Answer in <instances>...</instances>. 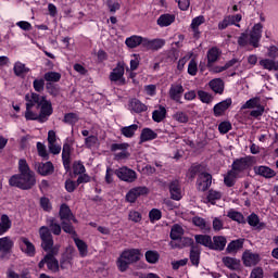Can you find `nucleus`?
Returning <instances> with one entry per match:
<instances>
[{
    "label": "nucleus",
    "instance_id": "1",
    "mask_svg": "<svg viewBox=\"0 0 278 278\" xmlns=\"http://www.w3.org/2000/svg\"><path fill=\"white\" fill-rule=\"evenodd\" d=\"M26 121H37V123H47L49 117L53 114V104L51 100H47V96L31 92L25 96Z\"/></svg>",
    "mask_w": 278,
    "mask_h": 278
},
{
    "label": "nucleus",
    "instance_id": "2",
    "mask_svg": "<svg viewBox=\"0 0 278 278\" xmlns=\"http://www.w3.org/2000/svg\"><path fill=\"white\" fill-rule=\"evenodd\" d=\"M18 173L10 177L9 186L20 190H31L36 186V173L31 170L27 160L21 159L18 161Z\"/></svg>",
    "mask_w": 278,
    "mask_h": 278
},
{
    "label": "nucleus",
    "instance_id": "3",
    "mask_svg": "<svg viewBox=\"0 0 278 278\" xmlns=\"http://www.w3.org/2000/svg\"><path fill=\"white\" fill-rule=\"evenodd\" d=\"M141 256L142 253L140 252V249L124 250L116 260L117 270H119V273H127L131 264L140 262Z\"/></svg>",
    "mask_w": 278,
    "mask_h": 278
},
{
    "label": "nucleus",
    "instance_id": "4",
    "mask_svg": "<svg viewBox=\"0 0 278 278\" xmlns=\"http://www.w3.org/2000/svg\"><path fill=\"white\" fill-rule=\"evenodd\" d=\"M55 255H58V252H48L38 263V268L42 269L47 265L48 270L51 273H59L60 268L64 270V261L59 262Z\"/></svg>",
    "mask_w": 278,
    "mask_h": 278
},
{
    "label": "nucleus",
    "instance_id": "5",
    "mask_svg": "<svg viewBox=\"0 0 278 278\" xmlns=\"http://www.w3.org/2000/svg\"><path fill=\"white\" fill-rule=\"evenodd\" d=\"M39 237L41 240V249H43L46 253H58V250L53 247V235L51 233V230H49V227L41 226L39 228Z\"/></svg>",
    "mask_w": 278,
    "mask_h": 278
},
{
    "label": "nucleus",
    "instance_id": "6",
    "mask_svg": "<svg viewBox=\"0 0 278 278\" xmlns=\"http://www.w3.org/2000/svg\"><path fill=\"white\" fill-rule=\"evenodd\" d=\"M250 166H253V156H243L233 160L230 170H233V173L240 175V173L249 170Z\"/></svg>",
    "mask_w": 278,
    "mask_h": 278
},
{
    "label": "nucleus",
    "instance_id": "7",
    "mask_svg": "<svg viewBox=\"0 0 278 278\" xmlns=\"http://www.w3.org/2000/svg\"><path fill=\"white\" fill-rule=\"evenodd\" d=\"M114 175H116L121 181H126V184H134V181L138 179V174L136 170L127 166L115 169Z\"/></svg>",
    "mask_w": 278,
    "mask_h": 278
},
{
    "label": "nucleus",
    "instance_id": "8",
    "mask_svg": "<svg viewBox=\"0 0 278 278\" xmlns=\"http://www.w3.org/2000/svg\"><path fill=\"white\" fill-rule=\"evenodd\" d=\"M110 81L117 84V86H125L127 80L125 79V66L118 62L109 76Z\"/></svg>",
    "mask_w": 278,
    "mask_h": 278
},
{
    "label": "nucleus",
    "instance_id": "9",
    "mask_svg": "<svg viewBox=\"0 0 278 278\" xmlns=\"http://www.w3.org/2000/svg\"><path fill=\"white\" fill-rule=\"evenodd\" d=\"M262 29H264V25L262 23L254 24L250 34H248L250 36V47H253L254 49L260 48V41L262 40Z\"/></svg>",
    "mask_w": 278,
    "mask_h": 278
},
{
    "label": "nucleus",
    "instance_id": "10",
    "mask_svg": "<svg viewBox=\"0 0 278 278\" xmlns=\"http://www.w3.org/2000/svg\"><path fill=\"white\" fill-rule=\"evenodd\" d=\"M149 194V188L147 187H135L126 193V201L128 203H136L138 198Z\"/></svg>",
    "mask_w": 278,
    "mask_h": 278
},
{
    "label": "nucleus",
    "instance_id": "11",
    "mask_svg": "<svg viewBox=\"0 0 278 278\" xmlns=\"http://www.w3.org/2000/svg\"><path fill=\"white\" fill-rule=\"evenodd\" d=\"M18 244L22 253H25L28 257H34L36 255V245H34L27 237H21L18 239Z\"/></svg>",
    "mask_w": 278,
    "mask_h": 278
},
{
    "label": "nucleus",
    "instance_id": "12",
    "mask_svg": "<svg viewBox=\"0 0 278 278\" xmlns=\"http://www.w3.org/2000/svg\"><path fill=\"white\" fill-rule=\"evenodd\" d=\"M14 249V241L10 237L0 238V260H5Z\"/></svg>",
    "mask_w": 278,
    "mask_h": 278
},
{
    "label": "nucleus",
    "instance_id": "13",
    "mask_svg": "<svg viewBox=\"0 0 278 278\" xmlns=\"http://www.w3.org/2000/svg\"><path fill=\"white\" fill-rule=\"evenodd\" d=\"M35 168L41 177H49V175H53L55 173V166L51 161H48L46 163H36Z\"/></svg>",
    "mask_w": 278,
    "mask_h": 278
},
{
    "label": "nucleus",
    "instance_id": "14",
    "mask_svg": "<svg viewBox=\"0 0 278 278\" xmlns=\"http://www.w3.org/2000/svg\"><path fill=\"white\" fill-rule=\"evenodd\" d=\"M166 46L165 39H149L144 38L143 41V49H147V51H160V49H163Z\"/></svg>",
    "mask_w": 278,
    "mask_h": 278
},
{
    "label": "nucleus",
    "instance_id": "15",
    "mask_svg": "<svg viewBox=\"0 0 278 278\" xmlns=\"http://www.w3.org/2000/svg\"><path fill=\"white\" fill-rule=\"evenodd\" d=\"M233 100L231 98H227L224 101L218 102L217 104L214 105L213 108V114L216 118H220V116H225V112L228 111L230 105H232Z\"/></svg>",
    "mask_w": 278,
    "mask_h": 278
},
{
    "label": "nucleus",
    "instance_id": "16",
    "mask_svg": "<svg viewBox=\"0 0 278 278\" xmlns=\"http://www.w3.org/2000/svg\"><path fill=\"white\" fill-rule=\"evenodd\" d=\"M72 152H73L72 143H68V141H65L63 143V149H62V162L66 173H70L71 170V153Z\"/></svg>",
    "mask_w": 278,
    "mask_h": 278
},
{
    "label": "nucleus",
    "instance_id": "17",
    "mask_svg": "<svg viewBox=\"0 0 278 278\" xmlns=\"http://www.w3.org/2000/svg\"><path fill=\"white\" fill-rule=\"evenodd\" d=\"M242 262L247 268H250L251 266H257L258 262H262V256L257 253L245 251L242 254Z\"/></svg>",
    "mask_w": 278,
    "mask_h": 278
},
{
    "label": "nucleus",
    "instance_id": "18",
    "mask_svg": "<svg viewBox=\"0 0 278 278\" xmlns=\"http://www.w3.org/2000/svg\"><path fill=\"white\" fill-rule=\"evenodd\" d=\"M186 89H184V86L181 84L179 85H170L168 94H169V99L172 101H175L176 103H184L181 102V97H184V92Z\"/></svg>",
    "mask_w": 278,
    "mask_h": 278
},
{
    "label": "nucleus",
    "instance_id": "19",
    "mask_svg": "<svg viewBox=\"0 0 278 278\" xmlns=\"http://www.w3.org/2000/svg\"><path fill=\"white\" fill-rule=\"evenodd\" d=\"M198 190L205 192L212 186V176L210 173H201L197 180Z\"/></svg>",
    "mask_w": 278,
    "mask_h": 278
},
{
    "label": "nucleus",
    "instance_id": "20",
    "mask_svg": "<svg viewBox=\"0 0 278 278\" xmlns=\"http://www.w3.org/2000/svg\"><path fill=\"white\" fill-rule=\"evenodd\" d=\"M254 173L260 177H264V179H273V177H277V173L275 172V169L266 165L255 166Z\"/></svg>",
    "mask_w": 278,
    "mask_h": 278
},
{
    "label": "nucleus",
    "instance_id": "21",
    "mask_svg": "<svg viewBox=\"0 0 278 278\" xmlns=\"http://www.w3.org/2000/svg\"><path fill=\"white\" fill-rule=\"evenodd\" d=\"M222 53L223 52L217 47H212L211 49H208V51L206 52V58H207L206 67L212 68V66H214V64L218 62Z\"/></svg>",
    "mask_w": 278,
    "mask_h": 278
},
{
    "label": "nucleus",
    "instance_id": "22",
    "mask_svg": "<svg viewBox=\"0 0 278 278\" xmlns=\"http://www.w3.org/2000/svg\"><path fill=\"white\" fill-rule=\"evenodd\" d=\"M168 188L170 199H173V201H181V184H179V180H172L168 185Z\"/></svg>",
    "mask_w": 278,
    "mask_h": 278
},
{
    "label": "nucleus",
    "instance_id": "23",
    "mask_svg": "<svg viewBox=\"0 0 278 278\" xmlns=\"http://www.w3.org/2000/svg\"><path fill=\"white\" fill-rule=\"evenodd\" d=\"M227 247V238L223 236H214L213 240L211 239L210 251H225Z\"/></svg>",
    "mask_w": 278,
    "mask_h": 278
},
{
    "label": "nucleus",
    "instance_id": "24",
    "mask_svg": "<svg viewBox=\"0 0 278 278\" xmlns=\"http://www.w3.org/2000/svg\"><path fill=\"white\" fill-rule=\"evenodd\" d=\"M47 225L50 233L53 236H61L62 233V224L58 223V219L55 217H50L47 219Z\"/></svg>",
    "mask_w": 278,
    "mask_h": 278
},
{
    "label": "nucleus",
    "instance_id": "25",
    "mask_svg": "<svg viewBox=\"0 0 278 278\" xmlns=\"http://www.w3.org/2000/svg\"><path fill=\"white\" fill-rule=\"evenodd\" d=\"M208 87L215 94H223L225 92V81L223 78H214L208 81Z\"/></svg>",
    "mask_w": 278,
    "mask_h": 278
},
{
    "label": "nucleus",
    "instance_id": "26",
    "mask_svg": "<svg viewBox=\"0 0 278 278\" xmlns=\"http://www.w3.org/2000/svg\"><path fill=\"white\" fill-rule=\"evenodd\" d=\"M130 112H134L135 114H142V112H147L149 108L147 104L142 103L140 100L134 98L129 102Z\"/></svg>",
    "mask_w": 278,
    "mask_h": 278
},
{
    "label": "nucleus",
    "instance_id": "27",
    "mask_svg": "<svg viewBox=\"0 0 278 278\" xmlns=\"http://www.w3.org/2000/svg\"><path fill=\"white\" fill-rule=\"evenodd\" d=\"M201 245L193 247L192 249H190L189 260L192 266L199 267V264H201Z\"/></svg>",
    "mask_w": 278,
    "mask_h": 278
},
{
    "label": "nucleus",
    "instance_id": "28",
    "mask_svg": "<svg viewBox=\"0 0 278 278\" xmlns=\"http://www.w3.org/2000/svg\"><path fill=\"white\" fill-rule=\"evenodd\" d=\"M125 45L129 49H136V47H144V38L138 35H132L125 40Z\"/></svg>",
    "mask_w": 278,
    "mask_h": 278
},
{
    "label": "nucleus",
    "instance_id": "29",
    "mask_svg": "<svg viewBox=\"0 0 278 278\" xmlns=\"http://www.w3.org/2000/svg\"><path fill=\"white\" fill-rule=\"evenodd\" d=\"M174 21H175L174 14L164 13L161 16H159L156 21V25H159V27H169V25H173Z\"/></svg>",
    "mask_w": 278,
    "mask_h": 278
},
{
    "label": "nucleus",
    "instance_id": "30",
    "mask_svg": "<svg viewBox=\"0 0 278 278\" xmlns=\"http://www.w3.org/2000/svg\"><path fill=\"white\" fill-rule=\"evenodd\" d=\"M244 247V239H236L232 240L228 243L227 248H226V253H238V251H240V249H243Z\"/></svg>",
    "mask_w": 278,
    "mask_h": 278
},
{
    "label": "nucleus",
    "instance_id": "31",
    "mask_svg": "<svg viewBox=\"0 0 278 278\" xmlns=\"http://www.w3.org/2000/svg\"><path fill=\"white\" fill-rule=\"evenodd\" d=\"M223 264L229 270H240V260L231 257V256H224Z\"/></svg>",
    "mask_w": 278,
    "mask_h": 278
},
{
    "label": "nucleus",
    "instance_id": "32",
    "mask_svg": "<svg viewBox=\"0 0 278 278\" xmlns=\"http://www.w3.org/2000/svg\"><path fill=\"white\" fill-rule=\"evenodd\" d=\"M12 229V219H10V216L7 214L1 215L0 218V236H3V233H8Z\"/></svg>",
    "mask_w": 278,
    "mask_h": 278
},
{
    "label": "nucleus",
    "instance_id": "33",
    "mask_svg": "<svg viewBox=\"0 0 278 278\" xmlns=\"http://www.w3.org/2000/svg\"><path fill=\"white\" fill-rule=\"evenodd\" d=\"M195 244H201V247H205L206 249H211L212 245V236L210 235H195L194 236Z\"/></svg>",
    "mask_w": 278,
    "mask_h": 278
},
{
    "label": "nucleus",
    "instance_id": "34",
    "mask_svg": "<svg viewBox=\"0 0 278 278\" xmlns=\"http://www.w3.org/2000/svg\"><path fill=\"white\" fill-rule=\"evenodd\" d=\"M71 216H73V211H71V206H68V204L66 203L61 204L59 211L60 220H71Z\"/></svg>",
    "mask_w": 278,
    "mask_h": 278
},
{
    "label": "nucleus",
    "instance_id": "35",
    "mask_svg": "<svg viewBox=\"0 0 278 278\" xmlns=\"http://www.w3.org/2000/svg\"><path fill=\"white\" fill-rule=\"evenodd\" d=\"M157 138V132H154L151 128H143L140 135V142H149Z\"/></svg>",
    "mask_w": 278,
    "mask_h": 278
},
{
    "label": "nucleus",
    "instance_id": "36",
    "mask_svg": "<svg viewBox=\"0 0 278 278\" xmlns=\"http://www.w3.org/2000/svg\"><path fill=\"white\" fill-rule=\"evenodd\" d=\"M166 108L163 105H160L157 110H154L152 112V119L154 121V123H162V121H164V118H166Z\"/></svg>",
    "mask_w": 278,
    "mask_h": 278
},
{
    "label": "nucleus",
    "instance_id": "37",
    "mask_svg": "<svg viewBox=\"0 0 278 278\" xmlns=\"http://www.w3.org/2000/svg\"><path fill=\"white\" fill-rule=\"evenodd\" d=\"M61 230H63L64 233L73 236V238H77V231L75 230V226H73V223L71 220L65 219L61 222Z\"/></svg>",
    "mask_w": 278,
    "mask_h": 278
},
{
    "label": "nucleus",
    "instance_id": "38",
    "mask_svg": "<svg viewBox=\"0 0 278 278\" xmlns=\"http://www.w3.org/2000/svg\"><path fill=\"white\" fill-rule=\"evenodd\" d=\"M138 131V124H131L130 126H125L121 128V134L125 138H134Z\"/></svg>",
    "mask_w": 278,
    "mask_h": 278
},
{
    "label": "nucleus",
    "instance_id": "39",
    "mask_svg": "<svg viewBox=\"0 0 278 278\" xmlns=\"http://www.w3.org/2000/svg\"><path fill=\"white\" fill-rule=\"evenodd\" d=\"M74 242L78 249L80 257H86L88 255V244L77 237H74Z\"/></svg>",
    "mask_w": 278,
    "mask_h": 278
},
{
    "label": "nucleus",
    "instance_id": "40",
    "mask_svg": "<svg viewBox=\"0 0 278 278\" xmlns=\"http://www.w3.org/2000/svg\"><path fill=\"white\" fill-rule=\"evenodd\" d=\"M43 79L47 84H58L62 79V74L59 72H47L43 75Z\"/></svg>",
    "mask_w": 278,
    "mask_h": 278
},
{
    "label": "nucleus",
    "instance_id": "41",
    "mask_svg": "<svg viewBox=\"0 0 278 278\" xmlns=\"http://www.w3.org/2000/svg\"><path fill=\"white\" fill-rule=\"evenodd\" d=\"M236 179H238V174L230 169L224 177V184L227 188H233L236 186Z\"/></svg>",
    "mask_w": 278,
    "mask_h": 278
},
{
    "label": "nucleus",
    "instance_id": "42",
    "mask_svg": "<svg viewBox=\"0 0 278 278\" xmlns=\"http://www.w3.org/2000/svg\"><path fill=\"white\" fill-rule=\"evenodd\" d=\"M29 71V67L25 66V64L22 62H16L13 67V72L16 77H23V75H27Z\"/></svg>",
    "mask_w": 278,
    "mask_h": 278
},
{
    "label": "nucleus",
    "instance_id": "43",
    "mask_svg": "<svg viewBox=\"0 0 278 278\" xmlns=\"http://www.w3.org/2000/svg\"><path fill=\"white\" fill-rule=\"evenodd\" d=\"M63 123H65V125H71V127H75V125L79 123V115L77 113H65Z\"/></svg>",
    "mask_w": 278,
    "mask_h": 278
},
{
    "label": "nucleus",
    "instance_id": "44",
    "mask_svg": "<svg viewBox=\"0 0 278 278\" xmlns=\"http://www.w3.org/2000/svg\"><path fill=\"white\" fill-rule=\"evenodd\" d=\"M248 225H250V227H258V229L266 227V224L261 223L260 216L255 213H252L248 216Z\"/></svg>",
    "mask_w": 278,
    "mask_h": 278
},
{
    "label": "nucleus",
    "instance_id": "45",
    "mask_svg": "<svg viewBox=\"0 0 278 278\" xmlns=\"http://www.w3.org/2000/svg\"><path fill=\"white\" fill-rule=\"evenodd\" d=\"M260 66L265 68V71H278V62L270 59H263L260 61Z\"/></svg>",
    "mask_w": 278,
    "mask_h": 278
},
{
    "label": "nucleus",
    "instance_id": "46",
    "mask_svg": "<svg viewBox=\"0 0 278 278\" xmlns=\"http://www.w3.org/2000/svg\"><path fill=\"white\" fill-rule=\"evenodd\" d=\"M144 255L148 264H157L160 262V252L157 251L148 250Z\"/></svg>",
    "mask_w": 278,
    "mask_h": 278
},
{
    "label": "nucleus",
    "instance_id": "47",
    "mask_svg": "<svg viewBox=\"0 0 278 278\" xmlns=\"http://www.w3.org/2000/svg\"><path fill=\"white\" fill-rule=\"evenodd\" d=\"M72 169H73L74 177L84 175V173H86V166L84 165V163L81 161H74V163L72 165Z\"/></svg>",
    "mask_w": 278,
    "mask_h": 278
},
{
    "label": "nucleus",
    "instance_id": "48",
    "mask_svg": "<svg viewBox=\"0 0 278 278\" xmlns=\"http://www.w3.org/2000/svg\"><path fill=\"white\" fill-rule=\"evenodd\" d=\"M46 90L50 94V97H59L60 96V86L55 85V83H47Z\"/></svg>",
    "mask_w": 278,
    "mask_h": 278
},
{
    "label": "nucleus",
    "instance_id": "49",
    "mask_svg": "<svg viewBox=\"0 0 278 278\" xmlns=\"http://www.w3.org/2000/svg\"><path fill=\"white\" fill-rule=\"evenodd\" d=\"M223 194L219 191L210 190L206 197V201L211 203V205H216V201H220Z\"/></svg>",
    "mask_w": 278,
    "mask_h": 278
},
{
    "label": "nucleus",
    "instance_id": "50",
    "mask_svg": "<svg viewBox=\"0 0 278 278\" xmlns=\"http://www.w3.org/2000/svg\"><path fill=\"white\" fill-rule=\"evenodd\" d=\"M228 218H230L231 220H235L236 223L239 224H244V215H242V213L238 212V211H229L227 214Z\"/></svg>",
    "mask_w": 278,
    "mask_h": 278
},
{
    "label": "nucleus",
    "instance_id": "51",
    "mask_svg": "<svg viewBox=\"0 0 278 278\" xmlns=\"http://www.w3.org/2000/svg\"><path fill=\"white\" fill-rule=\"evenodd\" d=\"M258 105H262L260 103V98L255 97L250 100H248L242 106L241 110H254V108H258Z\"/></svg>",
    "mask_w": 278,
    "mask_h": 278
},
{
    "label": "nucleus",
    "instance_id": "52",
    "mask_svg": "<svg viewBox=\"0 0 278 278\" xmlns=\"http://www.w3.org/2000/svg\"><path fill=\"white\" fill-rule=\"evenodd\" d=\"M205 23V17L203 15L197 16L191 22V29H193L194 34H199V27Z\"/></svg>",
    "mask_w": 278,
    "mask_h": 278
},
{
    "label": "nucleus",
    "instance_id": "53",
    "mask_svg": "<svg viewBox=\"0 0 278 278\" xmlns=\"http://www.w3.org/2000/svg\"><path fill=\"white\" fill-rule=\"evenodd\" d=\"M128 220L131 223H142V213L136 211V210H130L128 212Z\"/></svg>",
    "mask_w": 278,
    "mask_h": 278
},
{
    "label": "nucleus",
    "instance_id": "54",
    "mask_svg": "<svg viewBox=\"0 0 278 278\" xmlns=\"http://www.w3.org/2000/svg\"><path fill=\"white\" fill-rule=\"evenodd\" d=\"M39 205L43 212H51L53 210V205L51 204V200L47 197H41L39 200Z\"/></svg>",
    "mask_w": 278,
    "mask_h": 278
},
{
    "label": "nucleus",
    "instance_id": "55",
    "mask_svg": "<svg viewBox=\"0 0 278 278\" xmlns=\"http://www.w3.org/2000/svg\"><path fill=\"white\" fill-rule=\"evenodd\" d=\"M198 97L202 103L210 104V103H212V101H214V97H212V94H210L208 92H206L204 90H199Z\"/></svg>",
    "mask_w": 278,
    "mask_h": 278
},
{
    "label": "nucleus",
    "instance_id": "56",
    "mask_svg": "<svg viewBox=\"0 0 278 278\" xmlns=\"http://www.w3.org/2000/svg\"><path fill=\"white\" fill-rule=\"evenodd\" d=\"M149 218L150 223H156V220H162V211H160L159 208H152L149 212Z\"/></svg>",
    "mask_w": 278,
    "mask_h": 278
},
{
    "label": "nucleus",
    "instance_id": "57",
    "mask_svg": "<svg viewBox=\"0 0 278 278\" xmlns=\"http://www.w3.org/2000/svg\"><path fill=\"white\" fill-rule=\"evenodd\" d=\"M199 73V64L197 63V60L191 59L188 64V74L194 77Z\"/></svg>",
    "mask_w": 278,
    "mask_h": 278
},
{
    "label": "nucleus",
    "instance_id": "58",
    "mask_svg": "<svg viewBox=\"0 0 278 278\" xmlns=\"http://www.w3.org/2000/svg\"><path fill=\"white\" fill-rule=\"evenodd\" d=\"M33 87L35 92H43L45 91V78H37L33 81Z\"/></svg>",
    "mask_w": 278,
    "mask_h": 278
},
{
    "label": "nucleus",
    "instance_id": "59",
    "mask_svg": "<svg viewBox=\"0 0 278 278\" xmlns=\"http://www.w3.org/2000/svg\"><path fill=\"white\" fill-rule=\"evenodd\" d=\"M174 121H177V123H188V121H190V118L188 117V114H186L185 112H177L173 115Z\"/></svg>",
    "mask_w": 278,
    "mask_h": 278
},
{
    "label": "nucleus",
    "instance_id": "60",
    "mask_svg": "<svg viewBox=\"0 0 278 278\" xmlns=\"http://www.w3.org/2000/svg\"><path fill=\"white\" fill-rule=\"evenodd\" d=\"M37 151L40 157L43 160H49V153L47 152V147L42 142H37Z\"/></svg>",
    "mask_w": 278,
    "mask_h": 278
},
{
    "label": "nucleus",
    "instance_id": "61",
    "mask_svg": "<svg viewBox=\"0 0 278 278\" xmlns=\"http://www.w3.org/2000/svg\"><path fill=\"white\" fill-rule=\"evenodd\" d=\"M231 129H232L231 122H222L218 125L219 134H229V131H231Z\"/></svg>",
    "mask_w": 278,
    "mask_h": 278
},
{
    "label": "nucleus",
    "instance_id": "62",
    "mask_svg": "<svg viewBox=\"0 0 278 278\" xmlns=\"http://www.w3.org/2000/svg\"><path fill=\"white\" fill-rule=\"evenodd\" d=\"M250 35L248 33H241V35L238 37V45L239 47H247L249 45Z\"/></svg>",
    "mask_w": 278,
    "mask_h": 278
},
{
    "label": "nucleus",
    "instance_id": "63",
    "mask_svg": "<svg viewBox=\"0 0 278 278\" xmlns=\"http://www.w3.org/2000/svg\"><path fill=\"white\" fill-rule=\"evenodd\" d=\"M79 185L75 180L67 179L65 180V190L66 192H73L74 190H77Z\"/></svg>",
    "mask_w": 278,
    "mask_h": 278
},
{
    "label": "nucleus",
    "instance_id": "64",
    "mask_svg": "<svg viewBox=\"0 0 278 278\" xmlns=\"http://www.w3.org/2000/svg\"><path fill=\"white\" fill-rule=\"evenodd\" d=\"M250 278H264V269L262 267L253 268Z\"/></svg>",
    "mask_w": 278,
    "mask_h": 278
}]
</instances>
